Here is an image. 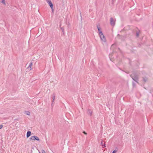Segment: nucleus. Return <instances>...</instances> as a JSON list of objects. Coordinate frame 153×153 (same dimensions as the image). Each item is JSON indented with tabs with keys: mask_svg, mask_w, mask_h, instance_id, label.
Masks as SVG:
<instances>
[{
	"mask_svg": "<svg viewBox=\"0 0 153 153\" xmlns=\"http://www.w3.org/2000/svg\"><path fill=\"white\" fill-rule=\"evenodd\" d=\"M83 134H87V133L85 131H83Z\"/></svg>",
	"mask_w": 153,
	"mask_h": 153,
	"instance_id": "f3484780",
	"label": "nucleus"
},
{
	"mask_svg": "<svg viewBox=\"0 0 153 153\" xmlns=\"http://www.w3.org/2000/svg\"><path fill=\"white\" fill-rule=\"evenodd\" d=\"M88 114L90 115H91L92 114V112L90 110H88Z\"/></svg>",
	"mask_w": 153,
	"mask_h": 153,
	"instance_id": "9b49d317",
	"label": "nucleus"
},
{
	"mask_svg": "<svg viewBox=\"0 0 153 153\" xmlns=\"http://www.w3.org/2000/svg\"><path fill=\"white\" fill-rule=\"evenodd\" d=\"M99 141L100 142V140H99ZM100 142H101L100 144L101 146H104V147H105V144L104 143V141L102 140V141H101Z\"/></svg>",
	"mask_w": 153,
	"mask_h": 153,
	"instance_id": "6e6552de",
	"label": "nucleus"
},
{
	"mask_svg": "<svg viewBox=\"0 0 153 153\" xmlns=\"http://www.w3.org/2000/svg\"><path fill=\"white\" fill-rule=\"evenodd\" d=\"M139 36V33H136V36L138 37Z\"/></svg>",
	"mask_w": 153,
	"mask_h": 153,
	"instance_id": "a211bd4d",
	"label": "nucleus"
},
{
	"mask_svg": "<svg viewBox=\"0 0 153 153\" xmlns=\"http://www.w3.org/2000/svg\"><path fill=\"white\" fill-rule=\"evenodd\" d=\"M139 47H141V46H139Z\"/></svg>",
	"mask_w": 153,
	"mask_h": 153,
	"instance_id": "4be33fe9",
	"label": "nucleus"
},
{
	"mask_svg": "<svg viewBox=\"0 0 153 153\" xmlns=\"http://www.w3.org/2000/svg\"><path fill=\"white\" fill-rule=\"evenodd\" d=\"M115 45V44H114L113 45H112L111 46H112V47H114V45Z\"/></svg>",
	"mask_w": 153,
	"mask_h": 153,
	"instance_id": "aec40b11",
	"label": "nucleus"
},
{
	"mask_svg": "<svg viewBox=\"0 0 153 153\" xmlns=\"http://www.w3.org/2000/svg\"><path fill=\"white\" fill-rule=\"evenodd\" d=\"M1 2L4 4H5V0H1Z\"/></svg>",
	"mask_w": 153,
	"mask_h": 153,
	"instance_id": "ddd939ff",
	"label": "nucleus"
},
{
	"mask_svg": "<svg viewBox=\"0 0 153 153\" xmlns=\"http://www.w3.org/2000/svg\"><path fill=\"white\" fill-rule=\"evenodd\" d=\"M30 140H37V141H39V137L36 136H33L31 137L30 138Z\"/></svg>",
	"mask_w": 153,
	"mask_h": 153,
	"instance_id": "7ed1b4c3",
	"label": "nucleus"
},
{
	"mask_svg": "<svg viewBox=\"0 0 153 153\" xmlns=\"http://www.w3.org/2000/svg\"><path fill=\"white\" fill-rule=\"evenodd\" d=\"M39 153H41L40 152H39Z\"/></svg>",
	"mask_w": 153,
	"mask_h": 153,
	"instance_id": "5701e85b",
	"label": "nucleus"
},
{
	"mask_svg": "<svg viewBox=\"0 0 153 153\" xmlns=\"http://www.w3.org/2000/svg\"><path fill=\"white\" fill-rule=\"evenodd\" d=\"M116 152H117V150H114V151L113 152H112V153H116Z\"/></svg>",
	"mask_w": 153,
	"mask_h": 153,
	"instance_id": "dca6fc26",
	"label": "nucleus"
},
{
	"mask_svg": "<svg viewBox=\"0 0 153 153\" xmlns=\"http://www.w3.org/2000/svg\"><path fill=\"white\" fill-rule=\"evenodd\" d=\"M143 80L145 82H146L147 81V79L146 78H143Z\"/></svg>",
	"mask_w": 153,
	"mask_h": 153,
	"instance_id": "f8f14e48",
	"label": "nucleus"
},
{
	"mask_svg": "<svg viewBox=\"0 0 153 153\" xmlns=\"http://www.w3.org/2000/svg\"><path fill=\"white\" fill-rule=\"evenodd\" d=\"M133 84L134 86L135 85V83L134 82H133Z\"/></svg>",
	"mask_w": 153,
	"mask_h": 153,
	"instance_id": "412c9836",
	"label": "nucleus"
},
{
	"mask_svg": "<svg viewBox=\"0 0 153 153\" xmlns=\"http://www.w3.org/2000/svg\"><path fill=\"white\" fill-rule=\"evenodd\" d=\"M110 23L112 26H114L115 25V21L112 18H111L110 19Z\"/></svg>",
	"mask_w": 153,
	"mask_h": 153,
	"instance_id": "20e7f679",
	"label": "nucleus"
},
{
	"mask_svg": "<svg viewBox=\"0 0 153 153\" xmlns=\"http://www.w3.org/2000/svg\"><path fill=\"white\" fill-rule=\"evenodd\" d=\"M3 127V125H0V129H1Z\"/></svg>",
	"mask_w": 153,
	"mask_h": 153,
	"instance_id": "2eb2a0df",
	"label": "nucleus"
},
{
	"mask_svg": "<svg viewBox=\"0 0 153 153\" xmlns=\"http://www.w3.org/2000/svg\"><path fill=\"white\" fill-rule=\"evenodd\" d=\"M51 9H52V12H53V7H52V8H51Z\"/></svg>",
	"mask_w": 153,
	"mask_h": 153,
	"instance_id": "6ab92c4d",
	"label": "nucleus"
},
{
	"mask_svg": "<svg viewBox=\"0 0 153 153\" xmlns=\"http://www.w3.org/2000/svg\"><path fill=\"white\" fill-rule=\"evenodd\" d=\"M47 2L48 3L49 5L50 6L51 8H52L53 7V4L50 0H46Z\"/></svg>",
	"mask_w": 153,
	"mask_h": 153,
	"instance_id": "39448f33",
	"label": "nucleus"
},
{
	"mask_svg": "<svg viewBox=\"0 0 153 153\" xmlns=\"http://www.w3.org/2000/svg\"><path fill=\"white\" fill-rule=\"evenodd\" d=\"M33 65V62H31L30 63L29 65V66L27 68L28 69V70L30 71L32 69L31 67Z\"/></svg>",
	"mask_w": 153,
	"mask_h": 153,
	"instance_id": "423d86ee",
	"label": "nucleus"
},
{
	"mask_svg": "<svg viewBox=\"0 0 153 153\" xmlns=\"http://www.w3.org/2000/svg\"><path fill=\"white\" fill-rule=\"evenodd\" d=\"M41 152H42V153H47L44 150H43V149L42 150Z\"/></svg>",
	"mask_w": 153,
	"mask_h": 153,
	"instance_id": "4468645a",
	"label": "nucleus"
},
{
	"mask_svg": "<svg viewBox=\"0 0 153 153\" xmlns=\"http://www.w3.org/2000/svg\"><path fill=\"white\" fill-rule=\"evenodd\" d=\"M130 76L134 80L138 83L137 81L138 79V76L137 75L133 73L132 74L130 75Z\"/></svg>",
	"mask_w": 153,
	"mask_h": 153,
	"instance_id": "f03ea898",
	"label": "nucleus"
},
{
	"mask_svg": "<svg viewBox=\"0 0 153 153\" xmlns=\"http://www.w3.org/2000/svg\"><path fill=\"white\" fill-rule=\"evenodd\" d=\"M31 132L30 131H28L27 133L26 137L27 138L29 137L31 135Z\"/></svg>",
	"mask_w": 153,
	"mask_h": 153,
	"instance_id": "0eeeda50",
	"label": "nucleus"
},
{
	"mask_svg": "<svg viewBox=\"0 0 153 153\" xmlns=\"http://www.w3.org/2000/svg\"><path fill=\"white\" fill-rule=\"evenodd\" d=\"M55 98V94H53L52 95V102H54Z\"/></svg>",
	"mask_w": 153,
	"mask_h": 153,
	"instance_id": "1a4fd4ad",
	"label": "nucleus"
},
{
	"mask_svg": "<svg viewBox=\"0 0 153 153\" xmlns=\"http://www.w3.org/2000/svg\"><path fill=\"white\" fill-rule=\"evenodd\" d=\"M25 113L28 115H30V113L29 111H25Z\"/></svg>",
	"mask_w": 153,
	"mask_h": 153,
	"instance_id": "9d476101",
	"label": "nucleus"
},
{
	"mask_svg": "<svg viewBox=\"0 0 153 153\" xmlns=\"http://www.w3.org/2000/svg\"><path fill=\"white\" fill-rule=\"evenodd\" d=\"M97 28L98 29V33L101 39V40L104 42L106 41V39L105 37L104 36L102 31L101 28L99 26H97Z\"/></svg>",
	"mask_w": 153,
	"mask_h": 153,
	"instance_id": "f257e3e1",
	"label": "nucleus"
}]
</instances>
